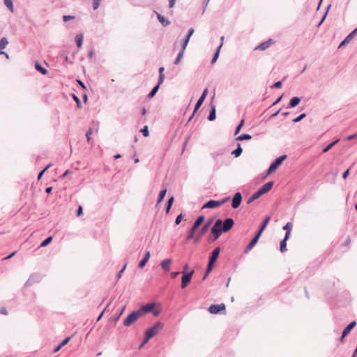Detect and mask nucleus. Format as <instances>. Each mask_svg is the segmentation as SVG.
<instances>
[{
	"label": "nucleus",
	"mask_w": 357,
	"mask_h": 357,
	"mask_svg": "<svg viewBox=\"0 0 357 357\" xmlns=\"http://www.w3.org/2000/svg\"><path fill=\"white\" fill-rule=\"evenodd\" d=\"M84 35L82 33L77 34L75 36V42L77 47H81L83 43Z\"/></svg>",
	"instance_id": "30"
},
{
	"label": "nucleus",
	"mask_w": 357,
	"mask_h": 357,
	"mask_svg": "<svg viewBox=\"0 0 357 357\" xmlns=\"http://www.w3.org/2000/svg\"><path fill=\"white\" fill-rule=\"evenodd\" d=\"M77 216H80L82 213H83V209H82V207L81 206H79L78 208L77 209Z\"/></svg>",
	"instance_id": "61"
},
{
	"label": "nucleus",
	"mask_w": 357,
	"mask_h": 357,
	"mask_svg": "<svg viewBox=\"0 0 357 357\" xmlns=\"http://www.w3.org/2000/svg\"><path fill=\"white\" fill-rule=\"evenodd\" d=\"M339 142V139H337L331 143H330L329 144H328L324 149H323V153H326L328 152L330 149H331L333 146L335 144H336L337 142Z\"/></svg>",
	"instance_id": "43"
},
{
	"label": "nucleus",
	"mask_w": 357,
	"mask_h": 357,
	"mask_svg": "<svg viewBox=\"0 0 357 357\" xmlns=\"http://www.w3.org/2000/svg\"><path fill=\"white\" fill-rule=\"evenodd\" d=\"M74 18H75V16H73V15H63V20L65 22H66L70 20H73Z\"/></svg>",
	"instance_id": "58"
},
{
	"label": "nucleus",
	"mask_w": 357,
	"mask_h": 357,
	"mask_svg": "<svg viewBox=\"0 0 357 357\" xmlns=\"http://www.w3.org/2000/svg\"><path fill=\"white\" fill-rule=\"evenodd\" d=\"M194 32H195V30H194L193 28L189 29L187 36H185V38L183 40V43H182V45H181V48L182 49L185 50L186 47H187V45H188V44L189 43L190 38L192 36V35L194 33Z\"/></svg>",
	"instance_id": "18"
},
{
	"label": "nucleus",
	"mask_w": 357,
	"mask_h": 357,
	"mask_svg": "<svg viewBox=\"0 0 357 357\" xmlns=\"http://www.w3.org/2000/svg\"><path fill=\"white\" fill-rule=\"evenodd\" d=\"M292 224L291 222H287L284 227L283 229L286 231L284 236L287 238H289L291 234V231L292 229Z\"/></svg>",
	"instance_id": "28"
},
{
	"label": "nucleus",
	"mask_w": 357,
	"mask_h": 357,
	"mask_svg": "<svg viewBox=\"0 0 357 357\" xmlns=\"http://www.w3.org/2000/svg\"><path fill=\"white\" fill-rule=\"evenodd\" d=\"M166 193H167V188H165L160 192L158 197V202H157L158 204L160 203L163 200V199L165 198V197L166 195Z\"/></svg>",
	"instance_id": "40"
},
{
	"label": "nucleus",
	"mask_w": 357,
	"mask_h": 357,
	"mask_svg": "<svg viewBox=\"0 0 357 357\" xmlns=\"http://www.w3.org/2000/svg\"><path fill=\"white\" fill-rule=\"evenodd\" d=\"M172 262V261L171 259H166L162 261V262L160 264L162 268L166 271H169L170 265H171Z\"/></svg>",
	"instance_id": "25"
},
{
	"label": "nucleus",
	"mask_w": 357,
	"mask_h": 357,
	"mask_svg": "<svg viewBox=\"0 0 357 357\" xmlns=\"http://www.w3.org/2000/svg\"><path fill=\"white\" fill-rule=\"evenodd\" d=\"M165 68L164 67H160L159 68V78H158V82H159V84H162L163 81H164V75H163V71H164Z\"/></svg>",
	"instance_id": "42"
},
{
	"label": "nucleus",
	"mask_w": 357,
	"mask_h": 357,
	"mask_svg": "<svg viewBox=\"0 0 357 357\" xmlns=\"http://www.w3.org/2000/svg\"><path fill=\"white\" fill-rule=\"evenodd\" d=\"M92 133H93V129L92 128H89L86 131V139H87L88 142H90V141L91 139V135H92Z\"/></svg>",
	"instance_id": "52"
},
{
	"label": "nucleus",
	"mask_w": 357,
	"mask_h": 357,
	"mask_svg": "<svg viewBox=\"0 0 357 357\" xmlns=\"http://www.w3.org/2000/svg\"><path fill=\"white\" fill-rule=\"evenodd\" d=\"M154 307H155V303H148V304L142 305L139 310H137V311L139 312L140 315L142 316V314H144L145 313L151 312L153 310V309L154 308Z\"/></svg>",
	"instance_id": "15"
},
{
	"label": "nucleus",
	"mask_w": 357,
	"mask_h": 357,
	"mask_svg": "<svg viewBox=\"0 0 357 357\" xmlns=\"http://www.w3.org/2000/svg\"><path fill=\"white\" fill-rule=\"evenodd\" d=\"M196 228H195L194 227H192L190 228V229L188 231V236H187V239L188 240H190L192 238H194V236H195V231H196Z\"/></svg>",
	"instance_id": "44"
},
{
	"label": "nucleus",
	"mask_w": 357,
	"mask_h": 357,
	"mask_svg": "<svg viewBox=\"0 0 357 357\" xmlns=\"http://www.w3.org/2000/svg\"><path fill=\"white\" fill-rule=\"evenodd\" d=\"M287 158L286 155H280L269 166L267 170V174H271L273 172H275L282 163V162Z\"/></svg>",
	"instance_id": "4"
},
{
	"label": "nucleus",
	"mask_w": 357,
	"mask_h": 357,
	"mask_svg": "<svg viewBox=\"0 0 357 357\" xmlns=\"http://www.w3.org/2000/svg\"><path fill=\"white\" fill-rule=\"evenodd\" d=\"M52 166V164H48L43 170H41L38 175V180H40L44 173Z\"/></svg>",
	"instance_id": "46"
},
{
	"label": "nucleus",
	"mask_w": 357,
	"mask_h": 357,
	"mask_svg": "<svg viewBox=\"0 0 357 357\" xmlns=\"http://www.w3.org/2000/svg\"><path fill=\"white\" fill-rule=\"evenodd\" d=\"M141 132L144 137H148L149 135L148 126H144V128L141 130Z\"/></svg>",
	"instance_id": "51"
},
{
	"label": "nucleus",
	"mask_w": 357,
	"mask_h": 357,
	"mask_svg": "<svg viewBox=\"0 0 357 357\" xmlns=\"http://www.w3.org/2000/svg\"><path fill=\"white\" fill-rule=\"evenodd\" d=\"M151 339V337H148V335H146L145 334V337L144 338V340L143 342H142V344L139 345V349H142L148 342L149 340Z\"/></svg>",
	"instance_id": "56"
},
{
	"label": "nucleus",
	"mask_w": 357,
	"mask_h": 357,
	"mask_svg": "<svg viewBox=\"0 0 357 357\" xmlns=\"http://www.w3.org/2000/svg\"><path fill=\"white\" fill-rule=\"evenodd\" d=\"M221 206V203L218 202V200L211 199L208 201L203 206L204 208H214Z\"/></svg>",
	"instance_id": "17"
},
{
	"label": "nucleus",
	"mask_w": 357,
	"mask_h": 357,
	"mask_svg": "<svg viewBox=\"0 0 357 357\" xmlns=\"http://www.w3.org/2000/svg\"><path fill=\"white\" fill-rule=\"evenodd\" d=\"M349 171L350 169H347L342 174V178L344 179H346L349 175Z\"/></svg>",
	"instance_id": "63"
},
{
	"label": "nucleus",
	"mask_w": 357,
	"mask_h": 357,
	"mask_svg": "<svg viewBox=\"0 0 357 357\" xmlns=\"http://www.w3.org/2000/svg\"><path fill=\"white\" fill-rule=\"evenodd\" d=\"M222 46V43H220V45L218 47L216 52H215V54L211 59V64L215 63L216 62V61L218 60Z\"/></svg>",
	"instance_id": "34"
},
{
	"label": "nucleus",
	"mask_w": 357,
	"mask_h": 357,
	"mask_svg": "<svg viewBox=\"0 0 357 357\" xmlns=\"http://www.w3.org/2000/svg\"><path fill=\"white\" fill-rule=\"evenodd\" d=\"M210 107H211V109H210L209 115L208 116L207 119L209 121H213L216 118L215 105L211 102L210 104Z\"/></svg>",
	"instance_id": "22"
},
{
	"label": "nucleus",
	"mask_w": 357,
	"mask_h": 357,
	"mask_svg": "<svg viewBox=\"0 0 357 357\" xmlns=\"http://www.w3.org/2000/svg\"><path fill=\"white\" fill-rule=\"evenodd\" d=\"M8 44V41L6 37H3L0 40V55L5 54V52H3L2 50L5 49Z\"/></svg>",
	"instance_id": "29"
},
{
	"label": "nucleus",
	"mask_w": 357,
	"mask_h": 357,
	"mask_svg": "<svg viewBox=\"0 0 357 357\" xmlns=\"http://www.w3.org/2000/svg\"><path fill=\"white\" fill-rule=\"evenodd\" d=\"M273 43V40L269 39L265 42L260 43L258 46L255 47V50L264 51L268 48Z\"/></svg>",
	"instance_id": "19"
},
{
	"label": "nucleus",
	"mask_w": 357,
	"mask_h": 357,
	"mask_svg": "<svg viewBox=\"0 0 357 357\" xmlns=\"http://www.w3.org/2000/svg\"><path fill=\"white\" fill-rule=\"evenodd\" d=\"M163 326V323L158 321L152 327L146 330L145 334L151 338L162 330Z\"/></svg>",
	"instance_id": "5"
},
{
	"label": "nucleus",
	"mask_w": 357,
	"mask_h": 357,
	"mask_svg": "<svg viewBox=\"0 0 357 357\" xmlns=\"http://www.w3.org/2000/svg\"><path fill=\"white\" fill-rule=\"evenodd\" d=\"M222 220L221 219H218L215 220L214 225L211 229V233L213 235V239H211V238H208V241L209 243L213 242L215 240H217L222 234L223 230L222 229Z\"/></svg>",
	"instance_id": "3"
},
{
	"label": "nucleus",
	"mask_w": 357,
	"mask_h": 357,
	"mask_svg": "<svg viewBox=\"0 0 357 357\" xmlns=\"http://www.w3.org/2000/svg\"><path fill=\"white\" fill-rule=\"evenodd\" d=\"M182 219H183L182 213L177 215V217L176 218V220H175L176 225H179L181 223Z\"/></svg>",
	"instance_id": "59"
},
{
	"label": "nucleus",
	"mask_w": 357,
	"mask_h": 357,
	"mask_svg": "<svg viewBox=\"0 0 357 357\" xmlns=\"http://www.w3.org/2000/svg\"><path fill=\"white\" fill-rule=\"evenodd\" d=\"M357 34V27L352 31L340 44L339 48L347 45Z\"/></svg>",
	"instance_id": "14"
},
{
	"label": "nucleus",
	"mask_w": 357,
	"mask_h": 357,
	"mask_svg": "<svg viewBox=\"0 0 357 357\" xmlns=\"http://www.w3.org/2000/svg\"><path fill=\"white\" fill-rule=\"evenodd\" d=\"M40 280V275L37 273H33L30 275L29 279L25 282V287H29L36 282H38Z\"/></svg>",
	"instance_id": "12"
},
{
	"label": "nucleus",
	"mask_w": 357,
	"mask_h": 357,
	"mask_svg": "<svg viewBox=\"0 0 357 357\" xmlns=\"http://www.w3.org/2000/svg\"><path fill=\"white\" fill-rule=\"evenodd\" d=\"M70 340V337H66V339H64L61 343H60V347H63L64 345H66L68 342L69 340Z\"/></svg>",
	"instance_id": "60"
},
{
	"label": "nucleus",
	"mask_w": 357,
	"mask_h": 357,
	"mask_svg": "<svg viewBox=\"0 0 357 357\" xmlns=\"http://www.w3.org/2000/svg\"><path fill=\"white\" fill-rule=\"evenodd\" d=\"M220 247L215 248L213 252H211V255L209 257V261L215 263L217 259L218 258V256L220 255Z\"/></svg>",
	"instance_id": "20"
},
{
	"label": "nucleus",
	"mask_w": 357,
	"mask_h": 357,
	"mask_svg": "<svg viewBox=\"0 0 357 357\" xmlns=\"http://www.w3.org/2000/svg\"><path fill=\"white\" fill-rule=\"evenodd\" d=\"M356 325V322L355 321H353L347 326H346L345 328L342 331L343 337L347 336Z\"/></svg>",
	"instance_id": "27"
},
{
	"label": "nucleus",
	"mask_w": 357,
	"mask_h": 357,
	"mask_svg": "<svg viewBox=\"0 0 357 357\" xmlns=\"http://www.w3.org/2000/svg\"><path fill=\"white\" fill-rule=\"evenodd\" d=\"M174 197H171L168 199V201H167V202L166 208H165V212H166V213H168L169 212L170 208H171V207H172V204H173V202H174Z\"/></svg>",
	"instance_id": "41"
},
{
	"label": "nucleus",
	"mask_w": 357,
	"mask_h": 357,
	"mask_svg": "<svg viewBox=\"0 0 357 357\" xmlns=\"http://www.w3.org/2000/svg\"><path fill=\"white\" fill-rule=\"evenodd\" d=\"M204 218V215H199L193 223L192 227L197 229L203 223Z\"/></svg>",
	"instance_id": "31"
},
{
	"label": "nucleus",
	"mask_w": 357,
	"mask_h": 357,
	"mask_svg": "<svg viewBox=\"0 0 357 357\" xmlns=\"http://www.w3.org/2000/svg\"><path fill=\"white\" fill-rule=\"evenodd\" d=\"M242 202V195L241 193L239 192H237L234 194L233 199H232V203L231 206L233 208H237L241 205V203Z\"/></svg>",
	"instance_id": "11"
},
{
	"label": "nucleus",
	"mask_w": 357,
	"mask_h": 357,
	"mask_svg": "<svg viewBox=\"0 0 357 357\" xmlns=\"http://www.w3.org/2000/svg\"><path fill=\"white\" fill-rule=\"evenodd\" d=\"M282 82L281 81H278V82H276L273 86H271V88L273 89H280L282 87Z\"/></svg>",
	"instance_id": "57"
},
{
	"label": "nucleus",
	"mask_w": 357,
	"mask_h": 357,
	"mask_svg": "<svg viewBox=\"0 0 357 357\" xmlns=\"http://www.w3.org/2000/svg\"><path fill=\"white\" fill-rule=\"evenodd\" d=\"M208 94V89H205L201 96L199 97V98L198 99L195 106V109H194V113H196L197 112V110L199 109V107L202 106V105L203 104L206 96Z\"/></svg>",
	"instance_id": "13"
},
{
	"label": "nucleus",
	"mask_w": 357,
	"mask_h": 357,
	"mask_svg": "<svg viewBox=\"0 0 357 357\" xmlns=\"http://www.w3.org/2000/svg\"><path fill=\"white\" fill-rule=\"evenodd\" d=\"M154 13H155L158 21L162 24L163 26H167L170 24V21L167 20L164 16L156 11H154Z\"/></svg>",
	"instance_id": "23"
},
{
	"label": "nucleus",
	"mask_w": 357,
	"mask_h": 357,
	"mask_svg": "<svg viewBox=\"0 0 357 357\" xmlns=\"http://www.w3.org/2000/svg\"><path fill=\"white\" fill-rule=\"evenodd\" d=\"M306 116V114L305 113H303L301 114H300L298 116H297L296 118H295L294 119H293V122L294 123H298V122H300L301 120H303L305 117Z\"/></svg>",
	"instance_id": "48"
},
{
	"label": "nucleus",
	"mask_w": 357,
	"mask_h": 357,
	"mask_svg": "<svg viewBox=\"0 0 357 357\" xmlns=\"http://www.w3.org/2000/svg\"><path fill=\"white\" fill-rule=\"evenodd\" d=\"M301 100V99L299 97H297V96L293 97L289 101L288 108L295 107L300 103Z\"/></svg>",
	"instance_id": "26"
},
{
	"label": "nucleus",
	"mask_w": 357,
	"mask_h": 357,
	"mask_svg": "<svg viewBox=\"0 0 357 357\" xmlns=\"http://www.w3.org/2000/svg\"><path fill=\"white\" fill-rule=\"evenodd\" d=\"M184 52H185V50L181 48L179 53L178 54L176 59L174 60V63L175 65H178L180 63L181 60L182 59V58L183 56Z\"/></svg>",
	"instance_id": "38"
},
{
	"label": "nucleus",
	"mask_w": 357,
	"mask_h": 357,
	"mask_svg": "<svg viewBox=\"0 0 357 357\" xmlns=\"http://www.w3.org/2000/svg\"><path fill=\"white\" fill-rule=\"evenodd\" d=\"M289 238H284L280 243V250L282 252L287 251V241Z\"/></svg>",
	"instance_id": "32"
},
{
	"label": "nucleus",
	"mask_w": 357,
	"mask_h": 357,
	"mask_svg": "<svg viewBox=\"0 0 357 357\" xmlns=\"http://www.w3.org/2000/svg\"><path fill=\"white\" fill-rule=\"evenodd\" d=\"M356 137H357V133H356V134H354V135H349V136L347 137V140H352V139H355Z\"/></svg>",
	"instance_id": "64"
},
{
	"label": "nucleus",
	"mask_w": 357,
	"mask_h": 357,
	"mask_svg": "<svg viewBox=\"0 0 357 357\" xmlns=\"http://www.w3.org/2000/svg\"><path fill=\"white\" fill-rule=\"evenodd\" d=\"M213 220H209L207 222H206L203 227L199 230L198 234L195 237V242L198 243L204 234L208 230Z\"/></svg>",
	"instance_id": "9"
},
{
	"label": "nucleus",
	"mask_w": 357,
	"mask_h": 357,
	"mask_svg": "<svg viewBox=\"0 0 357 357\" xmlns=\"http://www.w3.org/2000/svg\"><path fill=\"white\" fill-rule=\"evenodd\" d=\"M194 274V270H192L191 271L188 273H185L183 271V275L181 278V287L182 289H185L190 282L191 278Z\"/></svg>",
	"instance_id": "7"
},
{
	"label": "nucleus",
	"mask_w": 357,
	"mask_h": 357,
	"mask_svg": "<svg viewBox=\"0 0 357 357\" xmlns=\"http://www.w3.org/2000/svg\"><path fill=\"white\" fill-rule=\"evenodd\" d=\"M259 238L260 237L258 235L255 234V237L251 240V241L248 243V245L244 249L243 252L245 254L248 253L255 247V245L257 243Z\"/></svg>",
	"instance_id": "16"
},
{
	"label": "nucleus",
	"mask_w": 357,
	"mask_h": 357,
	"mask_svg": "<svg viewBox=\"0 0 357 357\" xmlns=\"http://www.w3.org/2000/svg\"><path fill=\"white\" fill-rule=\"evenodd\" d=\"M52 241V237L49 236L47 238H45L40 244V247H45L47 245H49Z\"/></svg>",
	"instance_id": "45"
},
{
	"label": "nucleus",
	"mask_w": 357,
	"mask_h": 357,
	"mask_svg": "<svg viewBox=\"0 0 357 357\" xmlns=\"http://www.w3.org/2000/svg\"><path fill=\"white\" fill-rule=\"evenodd\" d=\"M101 0H93V9L97 10L100 4Z\"/></svg>",
	"instance_id": "50"
},
{
	"label": "nucleus",
	"mask_w": 357,
	"mask_h": 357,
	"mask_svg": "<svg viewBox=\"0 0 357 357\" xmlns=\"http://www.w3.org/2000/svg\"><path fill=\"white\" fill-rule=\"evenodd\" d=\"M331 8V5H328V6H327V8H326V13H324V16L322 17V18H321V21L319 22V24H318V25H317L318 26H320V25L324 22V21L325 20V19H326V15H327V13H328V10H329V8Z\"/></svg>",
	"instance_id": "54"
},
{
	"label": "nucleus",
	"mask_w": 357,
	"mask_h": 357,
	"mask_svg": "<svg viewBox=\"0 0 357 357\" xmlns=\"http://www.w3.org/2000/svg\"><path fill=\"white\" fill-rule=\"evenodd\" d=\"M331 8V5H328V6H327V8H326V13H324V16L322 17V18H321V21L319 22V24H318V25H317L318 26H320V25L324 22V21L325 20V19H326V15H327V13H328V10H329V8Z\"/></svg>",
	"instance_id": "55"
},
{
	"label": "nucleus",
	"mask_w": 357,
	"mask_h": 357,
	"mask_svg": "<svg viewBox=\"0 0 357 357\" xmlns=\"http://www.w3.org/2000/svg\"><path fill=\"white\" fill-rule=\"evenodd\" d=\"M160 85L161 84H159V82H158V84L149 93V94H148V98H152L156 94V93L158 92Z\"/></svg>",
	"instance_id": "33"
},
{
	"label": "nucleus",
	"mask_w": 357,
	"mask_h": 357,
	"mask_svg": "<svg viewBox=\"0 0 357 357\" xmlns=\"http://www.w3.org/2000/svg\"><path fill=\"white\" fill-rule=\"evenodd\" d=\"M244 125V120L242 119L240 123H238V125L237 126V127L236 128V130H235V132H234V135H237L241 130L242 127Z\"/></svg>",
	"instance_id": "47"
},
{
	"label": "nucleus",
	"mask_w": 357,
	"mask_h": 357,
	"mask_svg": "<svg viewBox=\"0 0 357 357\" xmlns=\"http://www.w3.org/2000/svg\"><path fill=\"white\" fill-rule=\"evenodd\" d=\"M73 97L74 100L77 103V107H79V108L82 107V102H81L80 99L75 94L73 95Z\"/></svg>",
	"instance_id": "53"
},
{
	"label": "nucleus",
	"mask_w": 357,
	"mask_h": 357,
	"mask_svg": "<svg viewBox=\"0 0 357 357\" xmlns=\"http://www.w3.org/2000/svg\"><path fill=\"white\" fill-rule=\"evenodd\" d=\"M274 185L273 181H269L262 185L257 192H255L248 200V204H250L255 199H258L259 197L263 195L264 194L268 192L271 190Z\"/></svg>",
	"instance_id": "1"
},
{
	"label": "nucleus",
	"mask_w": 357,
	"mask_h": 357,
	"mask_svg": "<svg viewBox=\"0 0 357 357\" xmlns=\"http://www.w3.org/2000/svg\"><path fill=\"white\" fill-rule=\"evenodd\" d=\"M234 225V220L231 218H227L224 221H222V230H223L224 232H227L233 227Z\"/></svg>",
	"instance_id": "10"
},
{
	"label": "nucleus",
	"mask_w": 357,
	"mask_h": 357,
	"mask_svg": "<svg viewBox=\"0 0 357 357\" xmlns=\"http://www.w3.org/2000/svg\"><path fill=\"white\" fill-rule=\"evenodd\" d=\"M126 267V265H125L119 271V273H117L116 275V277L117 278H120L121 277V275L123 273V272L124 271L125 268Z\"/></svg>",
	"instance_id": "62"
},
{
	"label": "nucleus",
	"mask_w": 357,
	"mask_h": 357,
	"mask_svg": "<svg viewBox=\"0 0 357 357\" xmlns=\"http://www.w3.org/2000/svg\"><path fill=\"white\" fill-rule=\"evenodd\" d=\"M222 220L221 219H218L215 220L214 225L211 229V233L213 235V239H211V238H208V241L209 243L213 242L215 240H217L222 234L223 230L222 229Z\"/></svg>",
	"instance_id": "2"
},
{
	"label": "nucleus",
	"mask_w": 357,
	"mask_h": 357,
	"mask_svg": "<svg viewBox=\"0 0 357 357\" xmlns=\"http://www.w3.org/2000/svg\"><path fill=\"white\" fill-rule=\"evenodd\" d=\"M35 68L37 71L40 72L42 75H46L47 74L48 71L47 69H45L44 67H43L40 64L38 63H36Z\"/></svg>",
	"instance_id": "37"
},
{
	"label": "nucleus",
	"mask_w": 357,
	"mask_h": 357,
	"mask_svg": "<svg viewBox=\"0 0 357 357\" xmlns=\"http://www.w3.org/2000/svg\"><path fill=\"white\" fill-rule=\"evenodd\" d=\"M243 149L241 146V144L238 143L237 148L231 152V154L234 155L235 158H238L241 155Z\"/></svg>",
	"instance_id": "35"
},
{
	"label": "nucleus",
	"mask_w": 357,
	"mask_h": 357,
	"mask_svg": "<svg viewBox=\"0 0 357 357\" xmlns=\"http://www.w3.org/2000/svg\"><path fill=\"white\" fill-rule=\"evenodd\" d=\"M252 139V136L249 134H242L236 138L237 141L250 140Z\"/></svg>",
	"instance_id": "39"
},
{
	"label": "nucleus",
	"mask_w": 357,
	"mask_h": 357,
	"mask_svg": "<svg viewBox=\"0 0 357 357\" xmlns=\"http://www.w3.org/2000/svg\"><path fill=\"white\" fill-rule=\"evenodd\" d=\"M151 256V253L149 251H146L143 259L139 262L138 267L139 268H142L145 266L146 264L149 261Z\"/></svg>",
	"instance_id": "24"
},
{
	"label": "nucleus",
	"mask_w": 357,
	"mask_h": 357,
	"mask_svg": "<svg viewBox=\"0 0 357 357\" xmlns=\"http://www.w3.org/2000/svg\"><path fill=\"white\" fill-rule=\"evenodd\" d=\"M214 264L213 262H211L208 261V265H207V268H206V275H208L211 271H212L213 268V266H214Z\"/></svg>",
	"instance_id": "49"
},
{
	"label": "nucleus",
	"mask_w": 357,
	"mask_h": 357,
	"mask_svg": "<svg viewBox=\"0 0 357 357\" xmlns=\"http://www.w3.org/2000/svg\"><path fill=\"white\" fill-rule=\"evenodd\" d=\"M225 305L224 303L221 304H213L209 306L208 307V312L211 314H218L221 312L222 311L224 312V314H225Z\"/></svg>",
	"instance_id": "8"
},
{
	"label": "nucleus",
	"mask_w": 357,
	"mask_h": 357,
	"mask_svg": "<svg viewBox=\"0 0 357 357\" xmlns=\"http://www.w3.org/2000/svg\"><path fill=\"white\" fill-rule=\"evenodd\" d=\"M141 317L139 312L137 310L131 312L126 319L123 321V325L125 326H129L135 321H136Z\"/></svg>",
	"instance_id": "6"
},
{
	"label": "nucleus",
	"mask_w": 357,
	"mask_h": 357,
	"mask_svg": "<svg viewBox=\"0 0 357 357\" xmlns=\"http://www.w3.org/2000/svg\"><path fill=\"white\" fill-rule=\"evenodd\" d=\"M6 7L11 12H14V6L12 0H3Z\"/></svg>",
	"instance_id": "36"
},
{
	"label": "nucleus",
	"mask_w": 357,
	"mask_h": 357,
	"mask_svg": "<svg viewBox=\"0 0 357 357\" xmlns=\"http://www.w3.org/2000/svg\"><path fill=\"white\" fill-rule=\"evenodd\" d=\"M270 220H271V217L270 216H267L264 220V221H263L261 225L260 226V228H259V231L257 232L256 235H258L259 237L261 236V234L263 233V231L266 229V227L267 225L268 224Z\"/></svg>",
	"instance_id": "21"
}]
</instances>
